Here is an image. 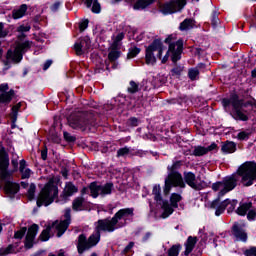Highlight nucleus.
<instances>
[{
  "label": "nucleus",
  "instance_id": "nucleus-25",
  "mask_svg": "<svg viewBox=\"0 0 256 256\" xmlns=\"http://www.w3.org/2000/svg\"><path fill=\"white\" fill-rule=\"evenodd\" d=\"M26 166L27 162H25V160H21L19 170L22 179H29V177H31V169L27 168Z\"/></svg>",
  "mask_w": 256,
  "mask_h": 256
},
{
  "label": "nucleus",
  "instance_id": "nucleus-56",
  "mask_svg": "<svg viewBox=\"0 0 256 256\" xmlns=\"http://www.w3.org/2000/svg\"><path fill=\"white\" fill-rule=\"evenodd\" d=\"M53 64V61L51 60H47L43 66V70L47 71V69H49L51 67V65Z\"/></svg>",
  "mask_w": 256,
  "mask_h": 256
},
{
  "label": "nucleus",
  "instance_id": "nucleus-32",
  "mask_svg": "<svg viewBox=\"0 0 256 256\" xmlns=\"http://www.w3.org/2000/svg\"><path fill=\"white\" fill-rule=\"evenodd\" d=\"M193 155L196 157H202V155H207V148L202 146H196L193 150Z\"/></svg>",
  "mask_w": 256,
  "mask_h": 256
},
{
  "label": "nucleus",
  "instance_id": "nucleus-43",
  "mask_svg": "<svg viewBox=\"0 0 256 256\" xmlns=\"http://www.w3.org/2000/svg\"><path fill=\"white\" fill-rule=\"evenodd\" d=\"M128 91L129 93H137L139 91V86L134 81H131Z\"/></svg>",
  "mask_w": 256,
  "mask_h": 256
},
{
  "label": "nucleus",
  "instance_id": "nucleus-61",
  "mask_svg": "<svg viewBox=\"0 0 256 256\" xmlns=\"http://www.w3.org/2000/svg\"><path fill=\"white\" fill-rule=\"evenodd\" d=\"M212 23H213V25H217V23H219V19L213 18Z\"/></svg>",
  "mask_w": 256,
  "mask_h": 256
},
{
  "label": "nucleus",
  "instance_id": "nucleus-23",
  "mask_svg": "<svg viewBox=\"0 0 256 256\" xmlns=\"http://www.w3.org/2000/svg\"><path fill=\"white\" fill-rule=\"evenodd\" d=\"M196 244H197V237H193V236L188 237V239L185 243L186 250H185L184 254L186 256H189L191 254V252L193 251V249H195Z\"/></svg>",
  "mask_w": 256,
  "mask_h": 256
},
{
  "label": "nucleus",
  "instance_id": "nucleus-10",
  "mask_svg": "<svg viewBox=\"0 0 256 256\" xmlns=\"http://www.w3.org/2000/svg\"><path fill=\"white\" fill-rule=\"evenodd\" d=\"M32 42L24 41L18 42L14 50H8L6 55L5 65L8 63H21L23 53L31 49Z\"/></svg>",
  "mask_w": 256,
  "mask_h": 256
},
{
  "label": "nucleus",
  "instance_id": "nucleus-26",
  "mask_svg": "<svg viewBox=\"0 0 256 256\" xmlns=\"http://www.w3.org/2000/svg\"><path fill=\"white\" fill-rule=\"evenodd\" d=\"M88 9L92 5V13H101V4L97 0H83Z\"/></svg>",
  "mask_w": 256,
  "mask_h": 256
},
{
  "label": "nucleus",
  "instance_id": "nucleus-35",
  "mask_svg": "<svg viewBox=\"0 0 256 256\" xmlns=\"http://www.w3.org/2000/svg\"><path fill=\"white\" fill-rule=\"evenodd\" d=\"M188 77L191 81H195V79H199V69L192 68L188 71Z\"/></svg>",
  "mask_w": 256,
  "mask_h": 256
},
{
  "label": "nucleus",
  "instance_id": "nucleus-59",
  "mask_svg": "<svg viewBox=\"0 0 256 256\" xmlns=\"http://www.w3.org/2000/svg\"><path fill=\"white\" fill-rule=\"evenodd\" d=\"M12 165H13L14 169H17L19 162L17 160H12Z\"/></svg>",
  "mask_w": 256,
  "mask_h": 256
},
{
  "label": "nucleus",
  "instance_id": "nucleus-20",
  "mask_svg": "<svg viewBox=\"0 0 256 256\" xmlns=\"http://www.w3.org/2000/svg\"><path fill=\"white\" fill-rule=\"evenodd\" d=\"M184 179L187 185L192 189H201V185L197 184V180L195 179V174H193V172L185 173Z\"/></svg>",
  "mask_w": 256,
  "mask_h": 256
},
{
  "label": "nucleus",
  "instance_id": "nucleus-6",
  "mask_svg": "<svg viewBox=\"0 0 256 256\" xmlns=\"http://www.w3.org/2000/svg\"><path fill=\"white\" fill-rule=\"evenodd\" d=\"M181 166V162H174L172 166H168V177L165 179V195H169L171 191V187H185V182L183 181V177L177 172L175 169Z\"/></svg>",
  "mask_w": 256,
  "mask_h": 256
},
{
  "label": "nucleus",
  "instance_id": "nucleus-22",
  "mask_svg": "<svg viewBox=\"0 0 256 256\" xmlns=\"http://www.w3.org/2000/svg\"><path fill=\"white\" fill-rule=\"evenodd\" d=\"M227 205H230V209H235V205H237V200H225L224 202H222V204L217 208L215 212L216 217H219V215H223V212L225 211V207H227Z\"/></svg>",
  "mask_w": 256,
  "mask_h": 256
},
{
  "label": "nucleus",
  "instance_id": "nucleus-51",
  "mask_svg": "<svg viewBox=\"0 0 256 256\" xmlns=\"http://www.w3.org/2000/svg\"><path fill=\"white\" fill-rule=\"evenodd\" d=\"M183 72V68L181 66H176L175 68L172 69L173 75H181Z\"/></svg>",
  "mask_w": 256,
  "mask_h": 256
},
{
  "label": "nucleus",
  "instance_id": "nucleus-7",
  "mask_svg": "<svg viewBox=\"0 0 256 256\" xmlns=\"http://www.w3.org/2000/svg\"><path fill=\"white\" fill-rule=\"evenodd\" d=\"M68 124L72 129H80V131H87L94 126L93 120H91V115L85 114L83 112H76L68 117Z\"/></svg>",
  "mask_w": 256,
  "mask_h": 256
},
{
  "label": "nucleus",
  "instance_id": "nucleus-12",
  "mask_svg": "<svg viewBox=\"0 0 256 256\" xmlns=\"http://www.w3.org/2000/svg\"><path fill=\"white\" fill-rule=\"evenodd\" d=\"M182 197L180 194L177 193H173L170 197V203L169 202H163L162 204V209H163V214L162 217L163 219H167V217H169V215H173V208L177 209V207H179V201H181Z\"/></svg>",
  "mask_w": 256,
  "mask_h": 256
},
{
  "label": "nucleus",
  "instance_id": "nucleus-57",
  "mask_svg": "<svg viewBox=\"0 0 256 256\" xmlns=\"http://www.w3.org/2000/svg\"><path fill=\"white\" fill-rule=\"evenodd\" d=\"M207 153H209V151H214V149H217V144L212 143L210 146H208L207 148Z\"/></svg>",
  "mask_w": 256,
  "mask_h": 256
},
{
  "label": "nucleus",
  "instance_id": "nucleus-17",
  "mask_svg": "<svg viewBox=\"0 0 256 256\" xmlns=\"http://www.w3.org/2000/svg\"><path fill=\"white\" fill-rule=\"evenodd\" d=\"M38 231H39V226L36 224H33L28 229V233L26 235V242H25L27 249H31V247H33V241H35V237L37 236Z\"/></svg>",
  "mask_w": 256,
  "mask_h": 256
},
{
  "label": "nucleus",
  "instance_id": "nucleus-50",
  "mask_svg": "<svg viewBox=\"0 0 256 256\" xmlns=\"http://www.w3.org/2000/svg\"><path fill=\"white\" fill-rule=\"evenodd\" d=\"M89 27V20H84L79 24L80 31H85Z\"/></svg>",
  "mask_w": 256,
  "mask_h": 256
},
{
  "label": "nucleus",
  "instance_id": "nucleus-9",
  "mask_svg": "<svg viewBox=\"0 0 256 256\" xmlns=\"http://www.w3.org/2000/svg\"><path fill=\"white\" fill-rule=\"evenodd\" d=\"M165 50L166 48L161 40H154L153 43L146 48V65H155L157 58L162 60L163 58L161 57Z\"/></svg>",
  "mask_w": 256,
  "mask_h": 256
},
{
  "label": "nucleus",
  "instance_id": "nucleus-29",
  "mask_svg": "<svg viewBox=\"0 0 256 256\" xmlns=\"http://www.w3.org/2000/svg\"><path fill=\"white\" fill-rule=\"evenodd\" d=\"M252 207V204L251 202H247V203H242L240 204V206L237 208L236 210V213L238 215H241V216H245L247 215V211H249Z\"/></svg>",
  "mask_w": 256,
  "mask_h": 256
},
{
  "label": "nucleus",
  "instance_id": "nucleus-30",
  "mask_svg": "<svg viewBox=\"0 0 256 256\" xmlns=\"http://www.w3.org/2000/svg\"><path fill=\"white\" fill-rule=\"evenodd\" d=\"M195 27V21L193 19H185L180 24V31H189V29H193Z\"/></svg>",
  "mask_w": 256,
  "mask_h": 256
},
{
  "label": "nucleus",
  "instance_id": "nucleus-55",
  "mask_svg": "<svg viewBox=\"0 0 256 256\" xmlns=\"http://www.w3.org/2000/svg\"><path fill=\"white\" fill-rule=\"evenodd\" d=\"M134 245H135V243L130 242V243L125 247V249H124L123 252H124V253H129L130 249H133Z\"/></svg>",
  "mask_w": 256,
  "mask_h": 256
},
{
  "label": "nucleus",
  "instance_id": "nucleus-53",
  "mask_svg": "<svg viewBox=\"0 0 256 256\" xmlns=\"http://www.w3.org/2000/svg\"><path fill=\"white\" fill-rule=\"evenodd\" d=\"M61 7V3L60 2H55L51 7V11H53L55 13V11H59V8Z\"/></svg>",
  "mask_w": 256,
  "mask_h": 256
},
{
  "label": "nucleus",
  "instance_id": "nucleus-31",
  "mask_svg": "<svg viewBox=\"0 0 256 256\" xmlns=\"http://www.w3.org/2000/svg\"><path fill=\"white\" fill-rule=\"evenodd\" d=\"M221 149L224 153H235V151H237V146L234 142H226L222 145Z\"/></svg>",
  "mask_w": 256,
  "mask_h": 256
},
{
  "label": "nucleus",
  "instance_id": "nucleus-45",
  "mask_svg": "<svg viewBox=\"0 0 256 256\" xmlns=\"http://www.w3.org/2000/svg\"><path fill=\"white\" fill-rule=\"evenodd\" d=\"M237 139H239V141H245L246 139H249V133L242 131L237 134Z\"/></svg>",
  "mask_w": 256,
  "mask_h": 256
},
{
  "label": "nucleus",
  "instance_id": "nucleus-34",
  "mask_svg": "<svg viewBox=\"0 0 256 256\" xmlns=\"http://www.w3.org/2000/svg\"><path fill=\"white\" fill-rule=\"evenodd\" d=\"M19 109H21V104H16L12 107V112L10 114L12 123H15V121H17V113H19Z\"/></svg>",
  "mask_w": 256,
  "mask_h": 256
},
{
  "label": "nucleus",
  "instance_id": "nucleus-39",
  "mask_svg": "<svg viewBox=\"0 0 256 256\" xmlns=\"http://www.w3.org/2000/svg\"><path fill=\"white\" fill-rule=\"evenodd\" d=\"M139 53H141V50L139 48L132 47L129 50L128 57H129V59H133V57H137V55H139Z\"/></svg>",
  "mask_w": 256,
  "mask_h": 256
},
{
  "label": "nucleus",
  "instance_id": "nucleus-64",
  "mask_svg": "<svg viewBox=\"0 0 256 256\" xmlns=\"http://www.w3.org/2000/svg\"><path fill=\"white\" fill-rule=\"evenodd\" d=\"M63 177H67V172H62Z\"/></svg>",
  "mask_w": 256,
  "mask_h": 256
},
{
  "label": "nucleus",
  "instance_id": "nucleus-19",
  "mask_svg": "<svg viewBox=\"0 0 256 256\" xmlns=\"http://www.w3.org/2000/svg\"><path fill=\"white\" fill-rule=\"evenodd\" d=\"M77 191H79V189L73 183L71 182L66 183L63 191L64 200H59L58 203H62V204L67 203V197H72V195H75Z\"/></svg>",
  "mask_w": 256,
  "mask_h": 256
},
{
  "label": "nucleus",
  "instance_id": "nucleus-58",
  "mask_svg": "<svg viewBox=\"0 0 256 256\" xmlns=\"http://www.w3.org/2000/svg\"><path fill=\"white\" fill-rule=\"evenodd\" d=\"M41 158L43 159V161L47 160V150L41 151Z\"/></svg>",
  "mask_w": 256,
  "mask_h": 256
},
{
  "label": "nucleus",
  "instance_id": "nucleus-36",
  "mask_svg": "<svg viewBox=\"0 0 256 256\" xmlns=\"http://www.w3.org/2000/svg\"><path fill=\"white\" fill-rule=\"evenodd\" d=\"M129 153H131V148H127V147L120 148L117 151V157H127V155H129Z\"/></svg>",
  "mask_w": 256,
  "mask_h": 256
},
{
  "label": "nucleus",
  "instance_id": "nucleus-16",
  "mask_svg": "<svg viewBox=\"0 0 256 256\" xmlns=\"http://www.w3.org/2000/svg\"><path fill=\"white\" fill-rule=\"evenodd\" d=\"M0 91L2 93L0 95V103H10L11 99H13V95L15 94V92L13 90L9 91V85L7 84H1Z\"/></svg>",
  "mask_w": 256,
  "mask_h": 256
},
{
  "label": "nucleus",
  "instance_id": "nucleus-41",
  "mask_svg": "<svg viewBox=\"0 0 256 256\" xmlns=\"http://www.w3.org/2000/svg\"><path fill=\"white\" fill-rule=\"evenodd\" d=\"M35 184H31L28 190V199L29 201H33L35 199Z\"/></svg>",
  "mask_w": 256,
  "mask_h": 256
},
{
  "label": "nucleus",
  "instance_id": "nucleus-2",
  "mask_svg": "<svg viewBox=\"0 0 256 256\" xmlns=\"http://www.w3.org/2000/svg\"><path fill=\"white\" fill-rule=\"evenodd\" d=\"M241 180L244 187H251L256 181V162L247 161L243 163L234 173L225 177L222 181L212 185L213 191L218 192V197L227 195L229 191H233L237 187V183Z\"/></svg>",
  "mask_w": 256,
  "mask_h": 256
},
{
  "label": "nucleus",
  "instance_id": "nucleus-52",
  "mask_svg": "<svg viewBox=\"0 0 256 256\" xmlns=\"http://www.w3.org/2000/svg\"><path fill=\"white\" fill-rule=\"evenodd\" d=\"M128 123L132 127H137V125H139V120L137 118H130Z\"/></svg>",
  "mask_w": 256,
  "mask_h": 256
},
{
  "label": "nucleus",
  "instance_id": "nucleus-62",
  "mask_svg": "<svg viewBox=\"0 0 256 256\" xmlns=\"http://www.w3.org/2000/svg\"><path fill=\"white\" fill-rule=\"evenodd\" d=\"M87 191H89V188H83L82 189V195H85V193H87Z\"/></svg>",
  "mask_w": 256,
  "mask_h": 256
},
{
  "label": "nucleus",
  "instance_id": "nucleus-8",
  "mask_svg": "<svg viewBox=\"0 0 256 256\" xmlns=\"http://www.w3.org/2000/svg\"><path fill=\"white\" fill-rule=\"evenodd\" d=\"M59 195V190L53 183V181H49L45 187L40 192L38 198H37V206L38 207H48V205H51L53 201H55V198Z\"/></svg>",
  "mask_w": 256,
  "mask_h": 256
},
{
  "label": "nucleus",
  "instance_id": "nucleus-14",
  "mask_svg": "<svg viewBox=\"0 0 256 256\" xmlns=\"http://www.w3.org/2000/svg\"><path fill=\"white\" fill-rule=\"evenodd\" d=\"M185 5H187V0H172L170 3H166L162 6L161 13H163V15H171V13L181 11Z\"/></svg>",
  "mask_w": 256,
  "mask_h": 256
},
{
  "label": "nucleus",
  "instance_id": "nucleus-4",
  "mask_svg": "<svg viewBox=\"0 0 256 256\" xmlns=\"http://www.w3.org/2000/svg\"><path fill=\"white\" fill-rule=\"evenodd\" d=\"M165 43L168 45V50L162 58V63L169 61V57L173 63H177L181 59V53H183V40H177V35L171 34L165 39Z\"/></svg>",
  "mask_w": 256,
  "mask_h": 256
},
{
  "label": "nucleus",
  "instance_id": "nucleus-47",
  "mask_svg": "<svg viewBox=\"0 0 256 256\" xmlns=\"http://www.w3.org/2000/svg\"><path fill=\"white\" fill-rule=\"evenodd\" d=\"M25 233H27V228H22L20 231H17L14 234L15 239H22L23 235H25Z\"/></svg>",
  "mask_w": 256,
  "mask_h": 256
},
{
  "label": "nucleus",
  "instance_id": "nucleus-21",
  "mask_svg": "<svg viewBox=\"0 0 256 256\" xmlns=\"http://www.w3.org/2000/svg\"><path fill=\"white\" fill-rule=\"evenodd\" d=\"M157 0H138L133 5L134 11H143V9H147V7H151L153 3Z\"/></svg>",
  "mask_w": 256,
  "mask_h": 256
},
{
  "label": "nucleus",
  "instance_id": "nucleus-11",
  "mask_svg": "<svg viewBox=\"0 0 256 256\" xmlns=\"http://www.w3.org/2000/svg\"><path fill=\"white\" fill-rule=\"evenodd\" d=\"M222 105L225 109L232 105L234 111H235V118L239 119L240 121H247L249 119L247 117V114L243 112V101L239 100L237 95H233L230 99H224L222 101Z\"/></svg>",
  "mask_w": 256,
  "mask_h": 256
},
{
  "label": "nucleus",
  "instance_id": "nucleus-49",
  "mask_svg": "<svg viewBox=\"0 0 256 256\" xmlns=\"http://www.w3.org/2000/svg\"><path fill=\"white\" fill-rule=\"evenodd\" d=\"M64 139L69 143H73V141H75V136H72L69 132H64Z\"/></svg>",
  "mask_w": 256,
  "mask_h": 256
},
{
  "label": "nucleus",
  "instance_id": "nucleus-18",
  "mask_svg": "<svg viewBox=\"0 0 256 256\" xmlns=\"http://www.w3.org/2000/svg\"><path fill=\"white\" fill-rule=\"evenodd\" d=\"M233 235L236 238V241H247V233L243 229V226L239 223H235L232 227Z\"/></svg>",
  "mask_w": 256,
  "mask_h": 256
},
{
  "label": "nucleus",
  "instance_id": "nucleus-15",
  "mask_svg": "<svg viewBox=\"0 0 256 256\" xmlns=\"http://www.w3.org/2000/svg\"><path fill=\"white\" fill-rule=\"evenodd\" d=\"M89 49H91V40L87 37L76 42L74 45L76 55H83L85 53H88Z\"/></svg>",
  "mask_w": 256,
  "mask_h": 256
},
{
  "label": "nucleus",
  "instance_id": "nucleus-33",
  "mask_svg": "<svg viewBox=\"0 0 256 256\" xmlns=\"http://www.w3.org/2000/svg\"><path fill=\"white\" fill-rule=\"evenodd\" d=\"M124 38H125V34H123V32L118 33L112 44L113 49H117V47L121 45V41H123Z\"/></svg>",
  "mask_w": 256,
  "mask_h": 256
},
{
  "label": "nucleus",
  "instance_id": "nucleus-40",
  "mask_svg": "<svg viewBox=\"0 0 256 256\" xmlns=\"http://www.w3.org/2000/svg\"><path fill=\"white\" fill-rule=\"evenodd\" d=\"M10 253H15L13 245H9L7 248L0 249V255H10Z\"/></svg>",
  "mask_w": 256,
  "mask_h": 256
},
{
  "label": "nucleus",
  "instance_id": "nucleus-5",
  "mask_svg": "<svg viewBox=\"0 0 256 256\" xmlns=\"http://www.w3.org/2000/svg\"><path fill=\"white\" fill-rule=\"evenodd\" d=\"M64 218H65L64 220L60 222L56 221L52 224V226H48L45 230H43L42 233L40 234L41 241H49V239L51 238V234H49L51 229H56V231L58 232L57 237H61L63 233L67 231V228L71 224L70 208L65 210Z\"/></svg>",
  "mask_w": 256,
  "mask_h": 256
},
{
  "label": "nucleus",
  "instance_id": "nucleus-46",
  "mask_svg": "<svg viewBox=\"0 0 256 256\" xmlns=\"http://www.w3.org/2000/svg\"><path fill=\"white\" fill-rule=\"evenodd\" d=\"M245 256H256V247H250L244 251Z\"/></svg>",
  "mask_w": 256,
  "mask_h": 256
},
{
  "label": "nucleus",
  "instance_id": "nucleus-44",
  "mask_svg": "<svg viewBox=\"0 0 256 256\" xmlns=\"http://www.w3.org/2000/svg\"><path fill=\"white\" fill-rule=\"evenodd\" d=\"M18 33H27L28 31H31V26L29 25H20L17 28Z\"/></svg>",
  "mask_w": 256,
  "mask_h": 256
},
{
  "label": "nucleus",
  "instance_id": "nucleus-24",
  "mask_svg": "<svg viewBox=\"0 0 256 256\" xmlns=\"http://www.w3.org/2000/svg\"><path fill=\"white\" fill-rule=\"evenodd\" d=\"M73 211H83L85 209V198L77 197L72 202Z\"/></svg>",
  "mask_w": 256,
  "mask_h": 256
},
{
  "label": "nucleus",
  "instance_id": "nucleus-3",
  "mask_svg": "<svg viewBox=\"0 0 256 256\" xmlns=\"http://www.w3.org/2000/svg\"><path fill=\"white\" fill-rule=\"evenodd\" d=\"M9 169V157L4 149H0V179L5 183L4 191L7 195H15L19 192V184L13 182V173Z\"/></svg>",
  "mask_w": 256,
  "mask_h": 256
},
{
  "label": "nucleus",
  "instance_id": "nucleus-38",
  "mask_svg": "<svg viewBox=\"0 0 256 256\" xmlns=\"http://www.w3.org/2000/svg\"><path fill=\"white\" fill-rule=\"evenodd\" d=\"M253 109H256V100L251 98L246 101V111H253Z\"/></svg>",
  "mask_w": 256,
  "mask_h": 256
},
{
  "label": "nucleus",
  "instance_id": "nucleus-37",
  "mask_svg": "<svg viewBox=\"0 0 256 256\" xmlns=\"http://www.w3.org/2000/svg\"><path fill=\"white\" fill-rule=\"evenodd\" d=\"M181 246L174 245L168 251V256H179Z\"/></svg>",
  "mask_w": 256,
  "mask_h": 256
},
{
  "label": "nucleus",
  "instance_id": "nucleus-54",
  "mask_svg": "<svg viewBox=\"0 0 256 256\" xmlns=\"http://www.w3.org/2000/svg\"><path fill=\"white\" fill-rule=\"evenodd\" d=\"M50 139L54 142V143H59L61 141V138H59V135L58 134H55V135H51L50 136Z\"/></svg>",
  "mask_w": 256,
  "mask_h": 256
},
{
  "label": "nucleus",
  "instance_id": "nucleus-60",
  "mask_svg": "<svg viewBox=\"0 0 256 256\" xmlns=\"http://www.w3.org/2000/svg\"><path fill=\"white\" fill-rule=\"evenodd\" d=\"M149 237H151V233H146V235L143 238V241H147V239H149Z\"/></svg>",
  "mask_w": 256,
  "mask_h": 256
},
{
  "label": "nucleus",
  "instance_id": "nucleus-1",
  "mask_svg": "<svg viewBox=\"0 0 256 256\" xmlns=\"http://www.w3.org/2000/svg\"><path fill=\"white\" fill-rule=\"evenodd\" d=\"M133 208L120 209L112 219L99 220L95 224V232L88 238L85 235H80L78 238V253H83L91 247H95L101 241V231L113 233L116 229L125 227L129 221L133 219Z\"/></svg>",
  "mask_w": 256,
  "mask_h": 256
},
{
  "label": "nucleus",
  "instance_id": "nucleus-48",
  "mask_svg": "<svg viewBox=\"0 0 256 256\" xmlns=\"http://www.w3.org/2000/svg\"><path fill=\"white\" fill-rule=\"evenodd\" d=\"M256 218V212L255 210H248V215H247V219L248 221H255Z\"/></svg>",
  "mask_w": 256,
  "mask_h": 256
},
{
  "label": "nucleus",
  "instance_id": "nucleus-63",
  "mask_svg": "<svg viewBox=\"0 0 256 256\" xmlns=\"http://www.w3.org/2000/svg\"><path fill=\"white\" fill-rule=\"evenodd\" d=\"M21 185H22V187H24V189H25V187H27V183H25V182H21Z\"/></svg>",
  "mask_w": 256,
  "mask_h": 256
},
{
  "label": "nucleus",
  "instance_id": "nucleus-13",
  "mask_svg": "<svg viewBox=\"0 0 256 256\" xmlns=\"http://www.w3.org/2000/svg\"><path fill=\"white\" fill-rule=\"evenodd\" d=\"M90 193L92 197L97 198L99 195H111V191H113V185L111 183H107L104 185H98L97 183L93 182L90 184Z\"/></svg>",
  "mask_w": 256,
  "mask_h": 256
},
{
  "label": "nucleus",
  "instance_id": "nucleus-27",
  "mask_svg": "<svg viewBox=\"0 0 256 256\" xmlns=\"http://www.w3.org/2000/svg\"><path fill=\"white\" fill-rule=\"evenodd\" d=\"M25 13H27V4H22L18 9L13 11V18L21 19L25 17Z\"/></svg>",
  "mask_w": 256,
  "mask_h": 256
},
{
  "label": "nucleus",
  "instance_id": "nucleus-42",
  "mask_svg": "<svg viewBox=\"0 0 256 256\" xmlns=\"http://www.w3.org/2000/svg\"><path fill=\"white\" fill-rule=\"evenodd\" d=\"M108 59L109 61L113 62V61H117V59H119V51L117 50H112L109 55H108Z\"/></svg>",
  "mask_w": 256,
  "mask_h": 256
},
{
  "label": "nucleus",
  "instance_id": "nucleus-28",
  "mask_svg": "<svg viewBox=\"0 0 256 256\" xmlns=\"http://www.w3.org/2000/svg\"><path fill=\"white\" fill-rule=\"evenodd\" d=\"M152 193L154 195V199L158 205H163L164 201L161 198V186L159 185H154Z\"/></svg>",
  "mask_w": 256,
  "mask_h": 256
}]
</instances>
